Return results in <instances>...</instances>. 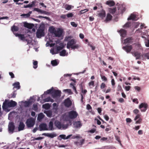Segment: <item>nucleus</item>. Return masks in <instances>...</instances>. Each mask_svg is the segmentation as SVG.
<instances>
[{"instance_id":"nucleus-11","label":"nucleus","mask_w":149,"mask_h":149,"mask_svg":"<svg viewBox=\"0 0 149 149\" xmlns=\"http://www.w3.org/2000/svg\"><path fill=\"white\" fill-rule=\"evenodd\" d=\"M47 125L45 123H42L39 126V130L40 131L42 130H48Z\"/></svg>"},{"instance_id":"nucleus-33","label":"nucleus","mask_w":149,"mask_h":149,"mask_svg":"<svg viewBox=\"0 0 149 149\" xmlns=\"http://www.w3.org/2000/svg\"><path fill=\"white\" fill-rule=\"evenodd\" d=\"M50 97H49L47 98H45V99H44L40 101V102L41 103H43L44 102H49L50 101Z\"/></svg>"},{"instance_id":"nucleus-38","label":"nucleus","mask_w":149,"mask_h":149,"mask_svg":"<svg viewBox=\"0 0 149 149\" xmlns=\"http://www.w3.org/2000/svg\"><path fill=\"white\" fill-rule=\"evenodd\" d=\"M99 15L101 17H104L105 16V11L103 10L102 12L99 14Z\"/></svg>"},{"instance_id":"nucleus-3","label":"nucleus","mask_w":149,"mask_h":149,"mask_svg":"<svg viewBox=\"0 0 149 149\" xmlns=\"http://www.w3.org/2000/svg\"><path fill=\"white\" fill-rule=\"evenodd\" d=\"M35 123V120L33 118H30L27 120L26 124L28 128H31L34 126Z\"/></svg>"},{"instance_id":"nucleus-7","label":"nucleus","mask_w":149,"mask_h":149,"mask_svg":"<svg viewBox=\"0 0 149 149\" xmlns=\"http://www.w3.org/2000/svg\"><path fill=\"white\" fill-rule=\"evenodd\" d=\"M124 43L126 44H128V45L132 44L134 42V39L132 37H129L125 39L124 40Z\"/></svg>"},{"instance_id":"nucleus-28","label":"nucleus","mask_w":149,"mask_h":149,"mask_svg":"<svg viewBox=\"0 0 149 149\" xmlns=\"http://www.w3.org/2000/svg\"><path fill=\"white\" fill-rule=\"evenodd\" d=\"M112 18V16L110 14L108 13L107 14L106 19L105 20V22H108L111 20Z\"/></svg>"},{"instance_id":"nucleus-16","label":"nucleus","mask_w":149,"mask_h":149,"mask_svg":"<svg viewBox=\"0 0 149 149\" xmlns=\"http://www.w3.org/2000/svg\"><path fill=\"white\" fill-rule=\"evenodd\" d=\"M64 103L65 106L68 107H70L72 104V102L69 98H68L67 99L65 100Z\"/></svg>"},{"instance_id":"nucleus-24","label":"nucleus","mask_w":149,"mask_h":149,"mask_svg":"<svg viewBox=\"0 0 149 149\" xmlns=\"http://www.w3.org/2000/svg\"><path fill=\"white\" fill-rule=\"evenodd\" d=\"M48 130H54L53 123L52 121H50L48 124Z\"/></svg>"},{"instance_id":"nucleus-58","label":"nucleus","mask_w":149,"mask_h":149,"mask_svg":"<svg viewBox=\"0 0 149 149\" xmlns=\"http://www.w3.org/2000/svg\"><path fill=\"white\" fill-rule=\"evenodd\" d=\"M40 13L41 14H44L46 15H48L49 13L46 11L44 10H41Z\"/></svg>"},{"instance_id":"nucleus-31","label":"nucleus","mask_w":149,"mask_h":149,"mask_svg":"<svg viewBox=\"0 0 149 149\" xmlns=\"http://www.w3.org/2000/svg\"><path fill=\"white\" fill-rule=\"evenodd\" d=\"M134 44L135 45V46L136 49L137 50L142 49V47L141 45L139 43H134Z\"/></svg>"},{"instance_id":"nucleus-35","label":"nucleus","mask_w":149,"mask_h":149,"mask_svg":"<svg viewBox=\"0 0 149 149\" xmlns=\"http://www.w3.org/2000/svg\"><path fill=\"white\" fill-rule=\"evenodd\" d=\"M44 113L46 114L47 116L49 117H51L52 115V112L50 110L45 111L44 112Z\"/></svg>"},{"instance_id":"nucleus-29","label":"nucleus","mask_w":149,"mask_h":149,"mask_svg":"<svg viewBox=\"0 0 149 149\" xmlns=\"http://www.w3.org/2000/svg\"><path fill=\"white\" fill-rule=\"evenodd\" d=\"M60 46H58L56 47V49L57 51H59L63 49L64 47V44L63 43H61L60 44Z\"/></svg>"},{"instance_id":"nucleus-25","label":"nucleus","mask_w":149,"mask_h":149,"mask_svg":"<svg viewBox=\"0 0 149 149\" xmlns=\"http://www.w3.org/2000/svg\"><path fill=\"white\" fill-rule=\"evenodd\" d=\"M33 24H29L25 22L24 24V26L29 29H31L32 28Z\"/></svg>"},{"instance_id":"nucleus-19","label":"nucleus","mask_w":149,"mask_h":149,"mask_svg":"<svg viewBox=\"0 0 149 149\" xmlns=\"http://www.w3.org/2000/svg\"><path fill=\"white\" fill-rule=\"evenodd\" d=\"M73 125L75 127L79 128L81 127L82 124L80 121H77L74 122Z\"/></svg>"},{"instance_id":"nucleus-27","label":"nucleus","mask_w":149,"mask_h":149,"mask_svg":"<svg viewBox=\"0 0 149 149\" xmlns=\"http://www.w3.org/2000/svg\"><path fill=\"white\" fill-rule=\"evenodd\" d=\"M106 4L110 6H112L115 5V3L113 1L109 0L106 2Z\"/></svg>"},{"instance_id":"nucleus-17","label":"nucleus","mask_w":149,"mask_h":149,"mask_svg":"<svg viewBox=\"0 0 149 149\" xmlns=\"http://www.w3.org/2000/svg\"><path fill=\"white\" fill-rule=\"evenodd\" d=\"M17 104L15 101L12 100L8 102V105L9 106V107H14Z\"/></svg>"},{"instance_id":"nucleus-60","label":"nucleus","mask_w":149,"mask_h":149,"mask_svg":"<svg viewBox=\"0 0 149 149\" xmlns=\"http://www.w3.org/2000/svg\"><path fill=\"white\" fill-rule=\"evenodd\" d=\"M148 52L145 54V56L148 59H149V48L148 49Z\"/></svg>"},{"instance_id":"nucleus-15","label":"nucleus","mask_w":149,"mask_h":149,"mask_svg":"<svg viewBox=\"0 0 149 149\" xmlns=\"http://www.w3.org/2000/svg\"><path fill=\"white\" fill-rule=\"evenodd\" d=\"M118 31L120 33V36L122 37H125L127 35V31L124 29H121Z\"/></svg>"},{"instance_id":"nucleus-54","label":"nucleus","mask_w":149,"mask_h":149,"mask_svg":"<svg viewBox=\"0 0 149 149\" xmlns=\"http://www.w3.org/2000/svg\"><path fill=\"white\" fill-rule=\"evenodd\" d=\"M106 85L104 83H102L100 85V88L101 89H102L106 87Z\"/></svg>"},{"instance_id":"nucleus-57","label":"nucleus","mask_w":149,"mask_h":149,"mask_svg":"<svg viewBox=\"0 0 149 149\" xmlns=\"http://www.w3.org/2000/svg\"><path fill=\"white\" fill-rule=\"evenodd\" d=\"M145 45L147 47H149V39L146 40V41L145 42Z\"/></svg>"},{"instance_id":"nucleus-2","label":"nucleus","mask_w":149,"mask_h":149,"mask_svg":"<svg viewBox=\"0 0 149 149\" xmlns=\"http://www.w3.org/2000/svg\"><path fill=\"white\" fill-rule=\"evenodd\" d=\"M44 28L43 27H40L37 30L36 33V36L38 38H40L45 36Z\"/></svg>"},{"instance_id":"nucleus-64","label":"nucleus","mask_w":149,"mask_h":149,"mask_svg":"<svg viewBox=\"0 0 149 149\" xmlns=\"http://www.w3.org/2000/svg\"><path fill=\"white\" fill-rule=\"evenodd\" d=\"M11 97H12L15 98L16 97V94L14 92H13L11 94Z\"/></svg>"},{"instance_id":"nucleus-48","label":"nucleus","mask_w":149,"mask_h":149,"mask_svg":"<svg viewBox=\"0 0 149 149\" xmlns=\"http://www.w3.org/2000/svg\"><path fill=\"white\" fill-rule=\"evenodd\" d=\"M100 76L101 78V79L104 81H107V78L104 75H100Z\"/></svg>"},{"instance_id":"nucleus-4","label":"nucleus","mask_w":149,"mask_h":149,"mask_svg":"<svg viewBox=\"0 0 149 149\" xmlns=\"http://www.w3.org/2000/svg\"><path fill=\"white\" fill-rule=\"evenodd\" d=\"M78 115L77 112L74 111H70L68 113V116L71 119H74L76 118Z\"/></svg>"},{"instance_id":"nucleus-49","label":"nucleus","mask_w":149,"mask_h":149,"mask_svg":"<svg viewBox=\"0 0 149 149\" xmlns=\"http://www.w3.org/2000/svg\"><path fill=\"white\" fill-rule=\"evenodd\" d=\"M33 109L35 111L37 110L38 109V106L36 104H33Z\"/></svg>"},{"instance_id":"nucleus-46","label":"nucleus","mask_w":149,"mask_h":149,"mask_svg":"<svg viewBox=\"0 0 149 149\" xmlns=\"http://www.w3.org/2000/svg\"><path fill=\"white\" fill-rule=\"evenodd\" d=\"M44 117V115L42 113H40L38 116V119L40 120L42 119Z\"/></svg>"},{"instance_id":"nucleus-34","label":"nucleus","mask_w":149,"mask_h":149,"mask_svg":"<svg viewBox=\"0 0 149 149\" xmlns=\"http://www.w3.org/2000/svg\"><path fill=\"white\" fill-rule=\"evenodd\" d=\"M73 6H72L71 5H69L66 4L65 6V8L67 10H71L72 8H73Z\"/></svg>"},{"instance_id":"nucleus-63","label":"nucleus","mask_w":149,"mask_h":149,"mask_svg":"<svg viewBox=\"0 0 149 149\" xmlns=\"http://www.w3.org/2000/svg\"><path fill=\"white\" fill-rule=\"evenodd\" d=\"M9 74L11 76V77L12 78H14L15 76L13 73L12 72H9Z\"/></svg>"},{"instance_id":"nucleus-55","label":"nucleus","mask_w":149,"mask_h":149,"mask_svg":"<svg viewBox=\"0 0 149 149\" xmlns=\"http://www.w3.org/2000/svg\"><path fill=\"white\" fill-rule=\"evenodd\" d=\"M54 108L55 109H58V106L56 103H54L53 104Z\"/></svg>"},{"instance_id":"nucleus-62","label":"nucleus","mask_w":149,"mask_h":149,"mask_svg":"<svg viewBox=\"0 0 149 149\" xmlns=\"http://www.w3.org/2000/svg\"><path fill=\"white\" fill-rule=\"evenodd\" d=\"M111 83L112 86H114L115 84V80L113 79H112L111 80Z\"/></svg>"},{"instance_id":"nucleus-51","label":"nucleus","mask_w":149,"mask_h":149,"mask_svg":"<svg viewBox=\"0 0 149 149\" xmlns=\"http://www.w3.org/2000/svg\"><path fill=\"white\" fill-rule=\"evenodd\" d=\"M35 1H33L31 3H30L29 4L30 7H32L35 5Z\"/></svg>"},{"instance_id":"nucleus-52","label":"nucleus","mask_w":149,"mask_h":149,"mask_svg":"<svg viewBox=\"0 0 149 149\" xmlns=\"http://www.w3.org/2000/svg\"><path fill=\"white\" fill-rule=\"evenodd\" d=\"M21 16L25 18L29 17V15H28L27 14H23L21 15Z\"/></svg>"},{"instance_id":"nucleus-59","label":"nucleus","mask_w":149,"mask_h":149,"mask_svg":"<svg viewBox=\"0 0 149 149\" xmlns=\"http://www.w3.org/2000/svg\"><path fill=\"white\" fill-rule=\"evenodd\" d=\"M141 114H138L136 115V116L135 118L134 119V120H137L138 119H139L140 118V116H141Z\"/></svg>"},{"instance_id":"nucleus-20","label":"nucleus","mask_w":149,"mask_h":149,"mask_svg":"<svg viewBox=\"0 0 149 149\" xmlns=\"http://www.w3.org/2000/svg\"><path fill=\"white\" fill-rule=\"evenodd\" d=\"M54 124L56 127L59 129H60L62 127V124L59 121L56 120L55 121Z\"/></svg>"},{"instance_id":"nucleus-22","label":"nucleus","mask_w":149,"mask_h":149,"mask_svg":"<svg viewBox=\"0 0 149 149\" xmlns=\"http://www.w3.org/2000/svg\"><path fill=\"white\" fill-rule=\"evenodd\" d=\"M13 86H14L13 89L14 90L15 88H16L17 90L19 89L20 88V83L18 82H17L14 83L13 84Z\"/></svg>"},{"instance_id":"nucleus-44","label":"nucleus","mask_w":149,"mask_h":149,"mask_svg":"<svg viewBox=\"0 0 149 149\" xmlns=\"http://www.w3.org/2000/svg\"><path fill=\"white\" fill-rule=\"evenodd\" d=\"M130 26V22H127L123 26V27L127 28H129Z\"/></svg>"},{"instance_id":"nucleus-43","label":"nucleus","mask_w":149,"mask_h":149,"mask_svg":"<svg viewBox=\"0 0 149 149\" xmlns=\"http://www.w3.org/2000/svg\"><path fill=\"white\" fill-rule=\"evenodd\" d=\"M66 53V50L65 49H63L60 52V55L61 56H65V55Z\"/></svg>"},{"instance_id":"nucleus-36","label":"nucleus","mask_w":149,"mask_h":149,"mask_svg":"<svg viewBox=\"0 0 149 149\" xmlns=\"http://www.w3.org/2000/svg\"><path fill=\"white\" fill-rule=\"evenodd\" d=\"M53 90L54 89L53 87H52V88L51 89L49 90H48L46 92H45V93H46L47 94H51L52 95V92H53Z\"/></svg>"},{"instance_id":"nucleus-6","label":"nucleus","mask_w":149,"mask_h":149,"mask_svg":"<svg viewBox=\"0 0 149 149\" xmlns=\"http://www.w3.org/2000/svg\"><path fill=\"white\" fill-rule=\"evenodd\" d=\"M148 105L147 104L144 103H141L139 106V108L141 111L145 112L147 109Z\"/></svg>"},{"instance_id":"nucleus-1","label":"nucleus","mask_w":149,"mask_h":149,"mask_svg":"<svg viewBox=\"0 0 149 149\" xmlns=\"http://www.w3.org/2000/svg\"><path fill=\"white\" fill-rule=\"evenodd\" d=\"M76 41L75 39H72L69 41L67 44V48L68 49L71 48L72 49H77L80 46L78 44H76Z\"/></svg>"},{"instance_id":"nucleus-42","label":"nucleus","mask_w":149,"mask_h":149,"mask_svg":"<svg viewBox=\"0 0 149 149\" xmlns=\"http://www.w3.org/2000/svg\"><path fill=\"white\" fill-rule=\"evenodd\" d=\"M63 91L64 92L68 93L70 95L72 94L73 93L71 90L70 89H64Z\"/></svg>"},{"instance_id":"nucleus-30","label":"nucleus","mask_w":149,"mask_h":149,"mask_svg":"<svg viewBox=\"0 0 149 149\" xmlns=\"http://www.w3.org/2000/svg\"><path fill=\"white\" fill-rule=\"evenodd\" d=\"M136 17V15L134 14H132L130 17L128 18L127 20H135Z\"/></svg>"},{"instance_id":"nucleus-21","label":"nucleus","mask_w":149,"mask_h":149,"mask_svg":"<svg viewBox=\"0 0 149 149\" xmlns=\"http://www.w3.org/2000/svg\"><path fill=\"white\" fill-rule=\"evenodd\" d=\"M15 34L16 36L18 37L21 40L23 41L25 40V37L24 35L19 34L18 33H15Z\"/></svg>"},{"instance_id":"nucleus-12","label":"nucleus","mask_w":149,"mask_h":149,"mask_svg":"<svg viewBox=\"0 0 149 149\" xmlns=\"http://www.w3.org/2000/svg\"><path fill=\"white\" fill-rule=\"evenodd\" d=\"M25 125L22 121H20L18 125V131L24 130L25 129Z\"/></svg>"},{"instance_id":"nucleus-13","label":"nucleus","mask_w":149,"mask_h":149,"mask_svg":"<svg viewBox=\"0 0 149 149\" xmlns=\"http://www.w3.org/2000/svg\"><path fill=\"white\" fill-rule=\"evenodd\" d=\"M42 135L47 136L51 138H53L57 136V134H56L54 133H44L42 134Z\"/></svg>"},{"instance_id":"nucleus-23","label":"nucleus","mask_w":149,"mask_h":149,"mask_svg":"<svg viewBox=\"0 0 149 149\" xmlns=\"http://www.w3.org/2000/svg\"><path fill=\"white\" fill-rule=\"evenodd\" d=\"M8 101L5 100V101L3 103L2 105V108L3 110H5L7 109L9 107V106L8 105Z\"/></svg>"},{"instance_id":"nucleus-14","label":"nucleus","mask_w":149,"mask_h":149,"mask_svg":"<svg viewBox=\"0 0 149 149\" xmlns=\"http://www.w3.org/2000/svg\"><path fill=\"white\" fill-rule=\"evenodd\" d=\"M131 53L136 57V59H139L141 57V53L137 52H131Z\"/></svg>"},{"instance_id":"nucleus-50","label":"nucleus","mask_w":149,"mask_h":149,"mask_svg":"<svg viewBox=\"0 0 149 149\" xmlns=\"http://www.w3.org/2000/svg\"><path fill=\"white\" fill-rule=\"evenodd\" d=\"M66 16L68 18L72 17L73 16V14L72 13H69L67 14Z\"/></svg>"},{"instance_id":"nucleus-5","label":"nucleus","mask_w":149,"mask_h":149,"mask_svg":"<svg viewBox=\"0 0 149 149\" xmlns=\"http://www.w3.org/2000/svg\"><path fill=\"white\" fill-rule=\"evenodd\" d=\"M61 92L58 90H55L54 89L52 92V97L54 98L57 97H59L61 96Z\"/></svg>"},{"instance_id":"nucleus-47","label":"nucleus","mask_w":149,"mask_h":149,"mask_svg":"<svg viewBox=\"0 0 149 149\" xmlns=\"http://www.w3.org/2000/svg\"><path fill=\"white\" fill-rule=\"evenodd\" d=\"M49 29L50 32L52 33H53L54 34V32L56 31V30H55L53 26L51 27Z\"/></svg>"},{"instance_id":"nucleus-37","label":"nucleus","mask_w":149,"mask_h":149,"mask_svg":"<svg viewBox=\"0 0 149 149\" xmlns=\"http://www.w3.org/2000/svg\"><path fill=\"white\" fill-rule=\"evenodd\" d=\"M11 30L13 32L17 31L19 30L18 27L15 25H13L11 28Z\"/></svg>"},{"instance_id":"nucleus-18","label":"nucleus","mask_w":149,"mask_h":149,"mask_svg":"<svg viewBox=\"0 0 149 149\" xmlns=\"http://www.w3.org/2000/svg\"><path fill=\"white\" fill-rule=\"evenodd\" d=\"M126 6L125 4H120L118 7V10H120L121 13L122 14L126 10Z\"/></svg>"},{"instance_id":"nucleus-32","label":"nucleus","mask_w":149,"mask_h":149,"mask_svg":"<svg viewBox=\"0 0 149 149\" xmlns=\"http://www.w3.org/2000/svg\"><path fill=\"white\" fill-rule=\"evenodd\" d=\"M42 107L44 109L47 110L50 108V105L49 103H46L42 105Z\"/></svg>"},{"instance_id":"nucleus-53","label":"nucleus","mask_w":149,"mask_h":149,"mask_svg":"<svg viewBox=\"0 0 149 149\" xmlns=\"http://www.w3.org/2000/svg\"><path fill=\"white\" fill-rule=\"evenodd\" d=\"M71 24L72 26L75 27H77V24H76L74 22H71Z\"/></svg>"},{"instance_id":"nucleus-40","label":"nucleus","mask_w":149,"mask_h":149,"mask_svg":"<svg viewBox=\"0 0 149 149\" xmlns=\"http://www.w3.org/2000/svg\"><path fill=\"white\" fill-rule=\"evenodd\" d=\"M88 85L90 88H92L94 86V82L93 81H91L88 83Z\"/></svg>"},{"instance_id":"nucleus-8","label":"nucleus","mask_w":149,"mask_h":149,"mask_svg":"<svg viewBox=\"0 0 149 149\" xmlns=\"http://www.w3.org/2000/svg\"><path fill=\"white\" fill-rule=\"evenodd\" d=\"M133 47L132 45H127L123 47V49L125 50L127 53L130 52L132 49Z\"/></svg>"},{"instance_id":"nucleus-26","label":"nucleus","mask_w":149,"mask_h":149,"mask_svg":"<svg viewBox=\"0 0 149 149\" xmlns=\"http://www.w3.org/2000/svg\"><path fill=\"white\" fill-rule=\"evenodd\" d=\"M72 135V134H70L66 136V135L65 134H61L59 135V137L62 139H69Z\"/></svg>"},{"instance_id":"nucleus-9","label":"nucleus","mask_w":149,"mask_h":149,"mask_svg":"<svg viewBox=\"0 0 149 149\" xmlns=\"http://www.w3.org/2000/svg\"><path fill=\"white\" fill-rule=\"evenodd\" d=\"M63 32V31L62 29L60 28H58L57 29V30H56L55 31L54 34L56 37H60L62 36Z\"/></svg>"},{"instance_id":"nucleus-45","label":"nucleus","mask_w":149,"mask_h":149,"mask_svg":"<svg viewBox=\"0 0 149 149\" xmlns=\"http://www.w3.org/2000/svg\"><path fill=\"white\" fill-rule=\"evenodd\" d=\"M38 62L37 61H33V68L34 69L38 67Z\"/></svg>"},{"instance_id":"nucleus-10","label":"nucleus","mask_w":149,"mask_h":149,"mask_svg":"<svg viewBox=\"0 0 149 149\" xmlns=\"http://www.w3.org/2000/svg\"><path fill=\"white\" fill-rule=\"evenodd\" d=\"M15 129V126L13 122L10 123L8 126V129L9 132L13 133Z\"/></svg>"},{"instance_id":"nucleus-39","label":"nucleus","mask_w":149,"mask_h":149,"mask_svg":"<svg viewBox=\"0 0 149 149\" xmlns=\"http://www.w3.org/2000/svg\"><path fill=\"white\" fill-rule=\"evenodd\" d=\"M51 63L53 66H55L58 65V63L57 62L56 60H53L51 61Z\"/></svg>"},{"instance_id":"nucleus-61","label":"nucleus","mask_w":149,"mask_h":149,"mask_svg":"<svg viewBox=\"0 0 149 149\" xmlns=\"http://www.w3.org/2000/svg\"><path fill=\"white\" fill-rule=\"evenodd\" d=\"M86 108L88 110H90L92 109V107L91 106V105L89 104H88L86 105Z\"/></svg>"},{"instance_id":"nucleus-41","label":"nucleus","mask_w":149,"mask_h":149,"mask_svg":"<svg viewBox=\"0 0 149 149\" xmlns=\"http://www.w3.org/2000/svg\"><path fill=\"white\" fill-rule=\"evenodd\" d=\"M116 8H110L109 11L110 13L112 14H113L116 11Z\"/></svg>"},{"instance_id":"nucleus-56","label":"nucleus","mask_w":149,"mask_h":149,"mask_svg":"<svg viewBox=\"0 0 149 149\" xmlns=\"http://www.w3.org/2000/svg\"><path fill=\"white\" fill-rule=\"evenodd\" d=\"M88 11V10L87 9H85L84 10H81L80 11V14H83V13H84Z\"/></svg>"}]
</instances>
